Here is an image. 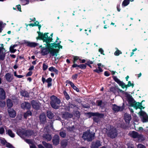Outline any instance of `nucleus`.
I'll return each instance as SVG.
<instances>
[{"instance_id":"f3484780","label":"nucleus","mask_w":148,"mask_h":148,"mask_svg":"<svg viewBox=\"0 0 148 148\" xmlns=\"http://www.w3.org/2000/svg\"><path fill=\"white\" fill-rule=\"evenodd\" d=\"M97 65L98 69H94L93 70V71L98 74H100V73L103 72V70L101 67V66L103 67L104 66L103 65H102L101 64V63L97 64Z\"/></svg>"},{"instance_id":"f03ea898","label":"nucleus","mask_w":148,"mask_h":148,"mask_svg":"<svg viewBox=\"0 0 148 148\" xmlns=\"http://www.w3.org/2000/svg\"><path fill=\"white\" fill-rule=\"evenodd\" d=\"M43 42H45L46 44H45V47H44L42 49V54L43 56H45L48 55L50 53L51 56H57L59 50L58 49H55L51 48L50 45V43L52 42V39L51 38L46 39L43 40H42Z\"/></svg>"},{"instance_id":"4be33fe9","label":"nucleus","mask_w":148,"mask_h":148,"mask_svg":"<svg viewBox=\"0 0 148 148\" xmlns=\"http://www.w3.org/2000/svg\"><path fill=\"white\" fill-rule=\"evenodd\" d=\"M39 119L42 124H45L46 122V116L43 114H40L39 116Z\"/></svg>"},{"instance_id":"ddd939ff","label":"nucleus","mask_w":148,"mask_h":148,"mask_svg":"<svg viewBox=\"0 0 148 148\" xmlns=\"http://www.w3.org/2000/svg\"><path fill=\"white\" fill-rule=\"evenodd\" d=\"M31 104L27 102H25L21 104V106L22 109L29 110L31 108Z\"/></svg>"},{"instance_id":"a211bd4d","label":"nucleus","mask_w":148,"mask_h":148,"mask_svg":"<svg viewBox=\"0 0 148 148\" xmlns=\"http://www.w3.org/2000/svg\"><path fill=\"white\" fill-rule=\"evenodd\" d=\"M8 111L10 116L11 118H14L16 116V113L12 109L8 108Z\"/></svg>"},{"instance_id":"423d86ee","label":"nucleus","mask_w":148,"mask_h":148,"mask_svg":"<svg viewBox=\"0 0 148 148\" xmlns=\"http://www.w3.org/2000/svg\"><path fill=\"white\" fill-rule=\"evenodd\" d=\"M90 131V130H87L83 133L82 136V138L84 140L89 142L92 141L95 136L94 134H91Z\"/></svg>"},{"instance_id":"dca6fc26","label":"nucleus","mask_w":148,"mask_h":148,"mask_svg":"<svg viewBox=\"0 0 148 148\" xmlns=\"http://www.w3.org/2000/svg\"><path fill=\"white\" fill-rule=\"evenodd\" d=\"M73 116V115L72 114L67 112H64L62 115V118L65 119L71 118Z\"/></svg>"},{"instance_id":"69168bd1","label":"nucleus","mask_w":148,"mask_h":148,"mask_svg":"<svg viewBox=\"0 0 148 148\" xmlns=\"http://www.w3.org/2000/svg\"><path fill=\"white\" fill-rule=\"evenodd\" d=\"M99 52H100L101 54H102L103 55H104V54L103 53V50L102 48H100L99 50Z\"/></svg>"},{"instance_id":"58836bf2","label":"nucleus","mask_w":148,"mask_h":148,"mask_svg":"<svg viewBox=\"0 0 148 148\" xmlns=\"http://www.w3.org/2000/svg\"><path fill=\"white\" fill-rule=\"evenodd\" d=\"M73 64H76L75 63L78 60H79V59L80 58H79V57L78 56H73Z\"/></svg>"},{"instance_id":"e2e57ef3","label":"nucleus","mask_w":148,"mask_h":148,"mask_svg":"<svg viewBox=\"0 0 148 148\" xmlns=\"http://www.w3.org/2000/svg\"><path fill=\"white\" fill-rule=\"evenodd\" d=\"M17 8L18 10L20 12H21V6L20 5H18L17 6Z\"/></svg>"},{"instance_id":"3c124183","label":"nucleus","mask_w":148,"mask_h":148,"mask_svg":"<svg viewBox=\"0 0 148 148\" xmlns=\"http://www.w3.org/2000/svg\"><path fill=\"white\" fill-rule=\"evenodd\" d=\"M6 147H7L9 148H12L13 147L12 145L9 143H7V144H6Z\"/></svg>"},{"instance_id":"2eb2a0df","label":"nucleus","mask_w":148,"mask_h":148,"mask_svg":"<svg viewBox=\"0 0 148 148\" xmlns=\"http://www.w3.org/2000/svg\"><path fill=\"white\" fill-rule=\"evenodd\" d=\"M60 138L59 136L57 134L54 135L52 139V142L54 145H57L59 144Z\"/></svg>"},{"instance_id":"e433bc0d","label":"nucleus","mask_w":148,"mask_h":148,"mask_svg":"<svg viewBox=\"0 0 148 148\" xmlns=\"http://www.w3.org/2000/svg\"><path fill=\"white\" fill-rule=\"evenodd\" d=\"M130 3V0H124L122 2V6L125 7L128 5Z\"/></svg>"},{"instance_id":"774afa93","label":"nucleus","mask_w":148,"mask_h":148,"mask_svg":"<svg viewBox=\"0 0 148 148\" xmlns=\"http://www.w3.org/2000/svg\"><path fill=\"white\" fill-rule=\"evenodd\" d=\"M42 80L43 84H44L45 82H46V80L45 79V78L43 76L42 77Z\"/></svg>"},{"instance_id":"8fccbe9b","label":"nucleus","mask_w":148,"mask_h":148,"mask_svg":"<svg viewBox=\"0 0 148 148\" xmlns=\"http://www.w3.org/2000/svg\"><path fill=\"white\" fill-rule=\"evenodd\" d=\"M48 66L45 63L43 64V70L44 71H45L48 68Z\"/></svg>"},{"instance_id":"864d4df0","label":"nucleus","mask_w":148,"mask_h":148,"mask_svg":"<svg viewBox=\"0 0 148 148\" xmlns=\"http://www.w3.org/2000/svg\"><path fill=\"white\" fill-rule=\"evenodd\" d=\"M32 74V72L31 71H29L26 74V76H31Z\"/></svg>"},{"instance_id":"f704fd0d","label":"nucleus","mask_w":148,"mask_h":148,"mask_svg":"<svg viewBox=\"0 0 148 148\" xmlns=\"http://www.w3.org/2000/svg\"><path fill=\"white\" fill-rule=\"evenodd\" d=\"M25 131H23L21 129H19L17 130V134L19 136L25 135Z\"/></svg>"},{"instance_id":"a18cd8bd","label":"nucleus","mask_w":148,"mask_h":148,"mask_svg":"<svg viewBox=\"0 0 148 148\" xmlns=\"http://www.w3.org/2000/svg\"><path fill=\"white\" fill-rule=\"evenodd\" d=\"M14 48H12L11 46H10V51L11 53H14L16 52V49H14Z\"/></svg>"},{"instance_id":"39448f33","label":"nucleus","mask_w":148,"mask_h":148,"mask_svg":"<svg viewBox=\"0 0 148 148\" xmlns=\"http://www.w3.org/2000/svg\"><path fill=\"white\" fill-rule=\"evenodd\" d=\"M112 77L114 80L116 82L119 86H121L122 88L124 89L125 88H126V89L125 90H127L128 87L132 86V88H133L134 86V84L133 83H131L130 81H129L128 82L127 85H125L124 83L122 81H121L118 79L116 76L113 75L112 76Z\"/></svg>"},{"instance_id":"393cba45","label":"nucleus","mask_w":148,"mask_h":148,"mask_svg":"<svg viewBox=\"0 0 148 148\" xmlns=\"http://www.w3.org/2000/svg\"><path fill=\"white\" fill-rule=\"evenodd\" d=\"M43 137L44 138L47 139L48 141L51 140L52 137L51 136L48 134H45L43 135Z\"/></svg>"},{"instance_id":"680f3d73","label":"nucleus","mask_w":148,"mask_h":148,"mask_svg":"<svg viewBox=\"0 0 148 148\" xmlns=\"http://www.w3.org/2000/svg\"><path fill=\"white\" fill-rule=\"evenodd\" d=\"M39 22H38V23H36V26L38 27V28L39 30V31H40V28L41 27V25H39Z\"/></svg>"},{"instance_id":"c9c22d12","label":"nucleus","mask_w":148,"mask_h":148,"mask_svg":"<svg viewBox=\"0 0 148 148\" xmlns=\"http://www.w3.org/2000/svg\"><path fill=\"white\" fill-rule=\"evenodd\" d=\"M8 134L12 138H14L15 137L14 134L12 132V131L10 129L8 130Z\"/></svg>"},{"instance_id":"ea45409f","label":"nucleus","mask_w":148,"mask_h":148,"mask_svg":"<svg viewBox=\"0 0 148 148\" xmlns=\"http://www.w3.org/2000/svg\"><path fill=\"white\" fill-rule=\"evenodd\" d=\"M50 45H51V48H54V47L55 48H56L58 46V44L56 42H54L53 43H50Z\"/></svg>"},{"instance_id":"c03bdc74","label":"nucleus","mask_w":148,"mask_h":148,"mask_svg":"<svg viewBox=\"0 0 148 148\" xmlns=\"http://www.w3.org/2000/svg\"><path fill=\"white\" fill-rule=\"evenodd\" d=\"M78 74H75L72 75L71 78L73 80H76L78 77Z\"/></svg>"},{"instance_id":"37998d69","label":"nucleus","mask_w":148,"mask_h":148,"mask_svg":"<svg viewBox=\"0 0 148 148\" xmlns=\"http://www.w3.org/2000/svg\"><path fill=\"white\" fill-rule=\"evenodd\" d=\"M99 118H100L97 117H94L93 118V121L95 122L98 123L99 121Z\"/></svg>"},{"instance_id":"9d476101","label":"nucleus","mask_w":148,"mask_h":148,"mask_svg":"<svg viewBox=\"0 0 148 148\" xmlns=\"http://www.w3.org/2000/svg\"><path fill=\"white\" fill-rule=\"evenodd\" d=\"M110 90L114 93H115L117 92H121L122 93L124 94L127 99L128 98L127 97V94L130 95L127 92H125L124 91L119 88L118 86L111 88L110 89Z\"/></svg>"},{"instance_id":"09e8293b","label":"nucleus","mask_w":148,"mask_h":148,"mask_svg":"<svg viewBox=\"0 0 148 148\" xmlns=\"http://www.w3.org/2000/svg\"><path fill=\"white\" fill-rule=\"evenodd\" d=\"M25 25L27 27L28 25H29L30 26H32L34 27L36 26V23H30L28 25H27V24H25Z\"/></svg>"},{"instance_id":"72a5a7b5","label":"nucleus","mask_w":148,"mask_h":148,"mask_svg":"<svg viewBox=\"0 0 148 148\" xmlns=\"http://www.w3.org/2000/svg\"><path fill=\"white\" fill-rule=\"evenodd\" d=\"M139 141L142 142L145 140V138L143 136L142 134H138L137 138Z\"/></svg>"},{"instance_id":"bf43d9fd","label":"nucleus","mask_w":148,"mask_h":148,"mask_svg":"<svg viewBox=\"0 0 148 148\" xmlns=\"http://www.w3.org/2000/svg\"><path fill=\"white\" fill-rule=\"evenodd\" d=\"M3 50H5V49L4 48L3 44H1V47H0V54Z\"/></svg>"},{"instance_id":"cd10ccee","label":"nucleus","mask_w":148,"mask_h":148,"mask_svg":"<svg viewBox=\"0 0 148 148\" xmlns=\"http://www.w3.org/2000/svg\"><path fill=\"white\" fill-rule=\"evenodd\" d=\"M5 77L6 80L8 82H10L13 79L11 78V75L9 73H6Z\"/></svg>"},{"instance_id":"7c9ffc66","label":"nucleus","mask_w":148,"mask_h":148,"mask_svg":"<svg viewBox=\"0 0 148 148\" xmlns=\"http://www.w3.org/2000/svg\"><path fill=\"white\" fill-rule=\"evenodd\" d=\"M32 115V113L31 112L28 110L26 112H25L24 114V117L25 119H27V117L29 116H31Z\"/></svg>"},{"instance_id":"338daca9","label":"nucleus","mask_w":148,"mask_h":148,"mask_svg":"<svg viewBox=\"0 0 148 148\" xmlns=\"http://www.w3.org/2000/svg\"><path fill=\"white\" fill-rule=\"evenodd\" d=\"M53 72H54L57 75L59 73L58 70L56 68L55 69Z\"/></svg>"},{"instance_id":"a19ab883","label":"nucleus","mask_w":148,"mask_h":148,"mask_svg":"<svg viewBox=\"0 0 148 148\" xmlns=\"http://www.w3.org/2000/svg\"><path fill=\"white\" fill-rule=\"evenodd\" d=\"M59 134L61 137L63 138H65L66 135V133L63 131L60 132Z\"/></svg>"},{"instance_id":"1a4fd4ad","label":"nucleus","mask_w":148,"mask_h":148,"mask_svg":"<svg viewBox=\"0 0 148 148\" xmlns=\"http://www.w3.org/2000/svg\"><path fill=\"white\" fill-rule=\"evenodd\" d=\"M125 108L124 104L123 103L121 106H118L116 104L112 105V109L115 112L123 111Z\"/></svg>"},{"instance_id":"4d7b16f0","label":"nucleus","mask_w":148,"mask_h":148,"mask_svg":"<svg viewBox=\"0 0 148 148\" xmlns=\"http://www.w3.org/2000/svg\"><path fill=\"white\" fill-rule=\"evenodd\" d=\"M56 68L55 67H54L53 66H51L50 67H49L48 69L51 72H53L54 69H55Z\"/></svg>"},{"instance_id":"0eeeda50","label":"nucleus","mask_w":148,"mask_h":148,"mask_svg":"<svg viewBox=\"0 0 148 148\" xmlns=\"http://www.w3.org/2000/svg\"><path fill=\"white\" fill-rule=\"evenodd\" d=\"M37 33L38 34V36L36 37V39L37 40H43L45 39H49V38L51 39L52 41L53 40L52 37L53 35V33L51 34L50 35V36L49 37L48 34L49 33L45 32L43 34L42 32H40V31H37Z\"/></svg>"},{"instance_id":"c756f323","label":"nucleus","mask_w":148,"mask_h":148,"mask_svg":"<svg viewBox=\"0 0 148 148\" xmlns=\"http://www.w3.org/2000/svg\"><path fill=\"white\" fill-rule=\"evenodd\" d=\"M42 143L46 148H53L52 145L50 144L47 143L45 141H43Z\"/></svg>"},{"instance_id":"412c9836","label":"nucleus","mask_w":148,"mask_h":148,"mask_svg":"<svg viewBox=\"0 0 148 148\" xmlns=\"http://www.w3.org/2000/svg\"><path fill=\"white\" fill-rule=\"evenodd\" d=\"M5 92L2 88H0V99L4 100L5 98Z\"/></svg>"},{"instance_id":"13d9d810","label":"nucleus","mask_w":148,"mask_h":148,"mask_svg":"<svg viewBox=\"0 0 148 148\" xmlns=\"http://www.w3.org/2000/svg\"><path fill=\"white\" fill-rule=\"evenodd\" d=\"M93 61H90V60H88L86 63V64L87 65L88 64H93Z\"/></svg>"},{"instance_id":"f257e3e1","label":"nucleus","mask_w":148,"mask_h":148,"mask_svg":"<svg viewBox=\"0 0 148 148\" xmlns=\"http://www.w3.org/2000/svg\"><path fill=\"white\" fill-rule=\"evenodd\" d=\"M127 97L128 98V102L129 104L131 107L134 108L136 110L139 109L140 111L139 112L140 116L143 117L142 121L143 122H146L148 121V116L147 113L145 112L142 111V109H144L145 107H143L142 105V102L145 101V100H143L140 103L133 101L134 99L132 96L130 95L127 94Z\"/></svg>"},{"instance_id":"79ce46f5","label":"nucleus","mask_w":148,"mask_h":148,"mask_svg":"<svg viewBox=\"0 0 148 148\" xmlns=\"http://www.w3.org/2000/svg\"><path fill=\"white\" fill-rule=\"evenodd\" d=\"M74 115L76 117L79 118L80 115V112L78 111H76L74 113Z\"/></svg>"},{"instance_id":"f8f14e48","label":"nucleus","mask_w":148,"mask_h":148,"mask_svg":"<svg viewBox=\"0 0 148 148\" xmlns=\"http://www.w3.org/2000/svg\"><path fill=\"white\" fill-rule=\"evenodd\" d=\"M101 145L100 143V141L97 140L95 142H92L90 145L91 148H98L99 147L101 146Z\"/></svg>"},{"instance_id":"aec40b11","label":"nucleus","mask_w":148,"mask_h":148,"mask_svg":"<svg viewBox=\"0 0 148 148\" xmlns=\"http://www.w3.org/2000/svg\"><path fill=\"white\" fill-rule=\"evenodd\" d=\"M66 83L68 84H69L73 89L75 90L77 92H79V88L75 86L74 83L72 82L69 81V80H67L66 81Z\"/></svg>"},{"instance_id":"7ed1b4c3","label":"nucleus","mask_w":148,"mask_h":148,"mask_svg":"<svg viewBox=\"0 0 148 148\" xmlns=\"http://www.w3.org/2000/svg\"><path fill=\"white\" fill-rule=\"evenodd\" d=\"M106 130L107 131V135L110 138L113 139L115 138L118 135V131L116 128L111 125L107 127Z\"/></svg>"},{"instance_id":"de8ad7c7","label":"nucleus","mask_w":148,"mask_h":148,"mask_svg":"<svg viewBox=\"0 0 148 148\" xmlns=\"http://www.w3.org/2000/svg\"><path fill=\"white\" fill-rule=\"evenodd\" d=\"M122 52L119 50H116L114 53L115 55L118 56L120 54H121Z\"/></svg>"},{"instance_id":"473e14b6","label":"nucleus","mask_w":148,"mask_h":148,"mask_svg":"<svg viewBox=\"0 0 148 148\" xmlns=\"http://www.w3.org/2000/svg\"><path fill=\"white\" fill-rule=\"evenodd\" d=\"M96 102L97 104V105L98 106H100L101 107H103V106L102 107L101 106L102 104L104 105L106 104V103L105 102H103L102 100H97L96 101Z\"/></svg>"},{"instance_id":"2f4dec72","label":"nucleus","mask_w":148,"mask_h":148,"mask_svg":"<svg viewBox=\"0 0 148 148\" xmlns=\"http://www.w3.org/2000/svg\"><path fill=\"white\" fill-rule=\"evenodd\" d=\"M131 116L130 115H126L124 118V120L126 123H129L131 119Z\"/></svg>"},{"instance_id":"9b49d317","label":"nucleus","mask_w":148,"mask_h":148,"mask_svg":"<svg viewBox=\"0 0 148 148\" xmlns=\"http://www.w3.org/2000/svg\"><path fill=\"white\" fill-rule=\"evenodd\" d=\"M31 103L32 108L34 109L38 110L40 109V104L36 100H32L31 101Z\"/></svg>"},{"instance_id":"603ef678","label":"nucleus","mask_w":148,"mask_h":148,"mask_svg":"<svg viewBox=\"0 0 148 148\" xmlns=\"http://www.w3.org/2000/svg\"><path fill=\"white\" fill-rule=\"evenodd\" d=\"M5 132L4 128L3 127L0 128V134H3Z\"/></svg>"},{"instance_id":"49530a36","label":"nucleus","mask_w":148,"mask_h":148,"mask_svg":"<svg viewBox=\"0 0 148 148\" xmlns=\"http://www.w3.org/2000/svg\"><path fill=\"white\" fill-rule=\"evenodd\" d=\"M5 57V53H3L2 54L0 55V60H4Z\"/></svg>"},{"instance_id":"20e7f679","label":"nucleus","mask_w":148,"mask_h":148,"mask_svg":"<svg viewBox=\"0 0 148 148\" xmlns=\"http://www.w3.org/2000/svg\"><path fill=\"white\" fill-rule=\"evenodd\" d=\"M50 104L52 108L55 109H57L60 107V100L56 96L53 95L50 97Z\"/></svg>"},{"instance_id":"0e129e2a","label":"nucleus","mask_w":148,"mask_h":148,"mask_svg":"<svg viewBox=\"0 0 148 148\" xmlns=\"http://www.w3.org/2000/svg\"><path fill=\"white\" fill-rule=\"evenodd\" d=\"M74 128V126H73L72 127H69L68 130L70 131H73V129Z\"/></svg>"},{"instance_id":"6ab92c4d","label":"nucleus","mask_w":148,"mask_h":148,"mask_svg":"<svg viewBox=\"0 0 148 148\" xmlns=\"http://www.w3.org/2000/svg\"><path fill=\"white\" fill-rule=\"evenodd\" d=\"M86 65L85 64H80L78 65L77 64H73L71 67V69H72V68H76L78 67L81 69H85L86 67Z\"/></svg>"},{"instance_id":"4c0bfd02","label":"nucleus","mask_w":148,"mask_h":148,"mask_svg":"<svg viewBox=\"0 0 148 148\" xmlns=\"http://www.w3.org/2000/svg\"><path fill=\"white\" fill-rule=\"evenodd\" d=\"M63 94L65 97V98L66 100H68L70 99L69 95L68 94V93L65 90L64 91Z\"/></svg>"},{"instance_id":"b1692460","label":"nucleus","mask_w":148,"mask_h":148,"mask_svg":"<svg viewBox=\"0 0 148 148\" xmlns=\"http://www.w3.org/2000/svg\"><path fill=\"white\" fill-rule=\"evenodd\" d=\"M7 105L8 108H11L13 105V102L12 100L10 99H8L7 100Z\"/></svg>"},{"instance_id":"bb28decb","label":"nucleus","mask_w":148,"mask_h":148,"mask_svg":"<svg viewBox=\"0 0 148 148\" xmlns=\"http://www.w3.org/2000/svg\"><path fill=\"white\" fill-rule=\"evenodd\" d=\"M47 117L50 119H52L54 116L53 114L51 111H48L47 112Z\"/></svg>"},{"instance_id":"6e6552de","label":"nucleus","mask_w":148,"mask_h":148,"mask_svg":"<svg viewBox=\"0 0 148 148\" xmlns=\"http://www.w3.org/2000/svg\"><path fill=\"white\" fill-rule=\"evenodd\" d=\"M86 115H87V116L90 118L92 116H96L100 119L103 118L104 117V114H103L100 113L98 112H88L85 113Z\"/></svg>"},{"instance_id":"4468645a","label":"nucleus","mask_w":148,"mask_h":148,"mask_svg":"<svg viewBox=\"0 0 148 148\" xmlns=\"http://www.w3.org/2000/svg\"><path fill=\"white\" fill-rule=\"evenodd\" d=\"M24 42H23L22 44H27V46L31 47H36L38 45V43H37L35 42H30L27 41L25 40H24Z\"/></svg>"},{"instance_id":"5fc2aeb1","label":"nucleus","mask_w":148,"mask_h":148,"mask_svg":"<svg viewBox=\"0 0 148 148\" xmlns=\"http://www.w3.org/2000/svg\"><path fill=\"white\" fill-rule=\"evenodd\" d=\"M52 79L51 77H49L48 78L47 80H46V82L47 83H51L52 82Z\"/></svg>"},{"instance_id":"a878e982","label":"nucleus","mask_w":148,"mask_h":148,"mask_svg":"<svg viewBox=\"0 0 148 148\" xmlns=\"http://www.w3.org/2000/svg\"><path fill=\"white\" fill-rule=\"evenodd\" d=\"M33 131L30 130H27L25 131V135L26 136H31L34 134Z\"/></svg>"},{"instance_id":"6e6d98bb","label":"nucleus","mask_w":148,"mask_h":148,"mask_svg":"<svg viewBox=\"0 0 148 148\" xmlns=\"http://www.w3.org/2000/svg\"><path fill=\"white\" fill-rule=\"evenodd\" d=\"M76 106V105L72 104V103H69V107L71 108H74V107Z\"/></svg>"},{"instance_id":"052dcab7","label":"nucleus","mask_w":148,"mask_h":148,"mask_svg":"<svg viewBox=\"0 0 148 148\" xmlns=\"http://www.w3.org/2000/svg\"><path fill=\"white\" fill-rule=\"evenodd\" d=\"M104 75L106 76H109L110 75V73L108 71H105L104 72Z\"/></svg>"},{"instance_id":"5701e85b","label":"nucleus","mask_w":148,"mask_h":148,"mask_svg":"<svg viewBox=\"0 0 148 148\" xmlns=\"http://www.w3.org/2000/svg\"><path fill=\"white\" fill-rule=\"evenodd\" d=\"M21 95L25 97H29V93L25 90H22L20 92Z\"/></svg>"},{"instance_id":"c85d7f7f","label":"nucleus","mask_w":148,"mask_h":148,"mask_svg":"<svg viewBox=\"0 0 148 148\" xmlns=\"http://www.w3.org/2000/svg\"><path fill=\"white\" fill-rule=\"evenodd\" d=\"M139 134L138 133L135 131H133L130 134V136L134 138H137Z\"/></svg>"}]
</instances>
